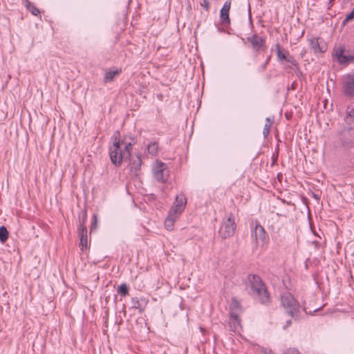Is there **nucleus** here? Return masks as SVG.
I'll list each match as a JSON object with an SVG mask.
<instances>
[{"label": "nucleus", "mask_w": 354, "mask_h": 354, "mask_svg": "<svg viewBox=\"0 0 354 354\" xmlns=\"http://www.w3.org/2000/svg\"><path fill=\"white\" fill-rule=\"evenodd\" d=\"M267 66V63H264L262 66H261V70L262 71H264L266 69Z\"/></svg>", "instance_id": "72a5a7b5"}, {"label": "nucleus", "mask_w": 354, "mask_h": 354, "mask_svg": "<svg viewBox=\"0 0 354 354\" xmlns=\"http://www.w3.org/2000/svg\"><path fill=\"white\" fill-rule=\"evenodd\" d=\"M86 221V210H84L83 212H82V219L80 218H79L80 228H82L83 227H86L85 226Z\"/></svg>", "instance_id": "cd10ccee"}, {"label": "nucleus", "mask_w": 354, "mask_h": 354, "mask_svg": "<svg viewBox=\"0 0 354 354\" xmlns=\"http://www.w3.org/2000/svg\"><path fill=\"white\" fill-rule=\"evenodd\" d=\"M27 9L35 16H37L39 14V9L30 2L27 5Z\"/></svg>", "instance_id": "a878e982"}, {"label": "nucleus", "mask_w": 354, "mask_h": 354, "mask_svg": "<svg viewBox=\"0 0 354 354\" xmlns=\"http://www.w3.org/2000/svg\"><path fill=\"white\" fill-rule=\"evenodd\" d=\"M8 231L5 226L0 227V241L4 243L8 239Z\"/></svg>", "instance_id": "5701e85b"}, {"label": "nucleus", "mask_w": 354, "mask_h": 354, "mask_svg": "<svg viewBox=\"0 0 354 354\" xmlns=\"http://www.w3.org/2000/svg\"><path fill=\"white\" fill-rule=\"evenodd\" d=\"M229 326L230 330L236 333L241 328V323L239 319V316L236 313L232 312L230 313V317L229 319Z\"/></svg>", "instance_id": "f8f14e48"}, {"label": "nucleus", "mask_w": 354, "mask_h": 354, "mask_svg": "<svg viewBox=\"0 0 354 354\" xmlns=\"http://www.w3.org/2000/svg\"><path fill=\"white\" fill-rule=\"evenodd\" d=\"M281 304L286 313L295 319H299L300 305L290 292H285L281 296Z\"/></svg>", "instance_id": "f03ea898"}, {"label": "nucleus", "mask_w": 354, "mask_h": 354, "mask_svg": "<svg viewBox=\"0 0 354 354\" xmlns=\"http://www.w3.org/2000/svg\"><path fill=\"white\" fill-rule=\"evenodd\" d=\"M79 234L80 236V245L82 248H87L88 241H87V229L86 227H83L79 229Z\"/></svg>", "instance_id": "dca6fc26"}, {"label": "nucleus", "mask_w": 354, "mask_h": 354, "mask_svg": "<svg viewBox=\"0 0 354 354\" xmlns=\"http://www.w3.org/2000/svg\"><path fill=\"white\" fill-rule=\"evenodd\" d=\"M129 288L126 283H122L118 286L117 292L122 297H125L129 295Z\"/></svg>", "instance_id": "4be33fe9"}, {"label": "nucleus", "mask_w": 354, "mask_h": 354, "mask_svg": "<svg viewBox=\"0 0 354 354\" xmlns=\"http://www.w3.org/2000/svg\"><path fill=\"white\" fill-rule=\"evenodd\" d=\"M142 160L140 156L132 158L129 163V170L132 175L138 176V171L140 170L142 165Z\"/></svg>", "instance_id": "9d476101"}, {"label": "nucleus", "mask_w": 354, "mask_h": 354, "mask_svg": "<svg viewBox=\"0 0 354 354\" xmlns=\"http://www.w3.org/2000/svg\"><path fill=\"white\" fill-rule=\"evenodd\" d=\"M178 216V215H175L169 211L168 216L165 221V225L167 230H171L173 229L174 223Z\"/></svg>", "instance_id": "f3484780"}, {"label": "nucleus", "mask_w": 354, "mask_h": 354, "mask_svg": "<svg viewBox=\"0 0 354 354\" xmlns=\"http://www.w3.org/2000/svg\"><path fill=\"white\" fill-rule=\"evenodd\" d=\"M252 236L254 238L256 243H258V240H261L262 242H266L267 240V233L263 227L259 224L256 225Z\"/></svg>", "instance_id": "9b49d317"}, {"label": "nucleus", "mask_w": 354, "mask_h": 354, "mask_svg": "<svg viewBox=\"0 0 354 354\" xmlns=\"http://www.w3.org/2000/svg\"><path fill=\"white\" fill-rule=\"evenodd\" d=\"M285 61L292 64L293 66H297V61L290 54L288 55V57H286Z\"/></svg>", "instance_id": "c756f323"}, {"label": "nucleus", "mask_w": 354, "mask_h": 354, "mask_svg": "<svg viewBox=\"0 0 354 354\" xmlns=\"http://www.w3.org/2000/svg\"><path fill=\"white\" fill-rule=\"evenodd\" d=\"M276 52L278 59L281 61H285L289 55V52L285 49H282L279 44H276Z\"/></svg>", "instance_id": "a211bd4d"}, {"label": "nucleus", "mask_w": 354, "mask_h": 354, "mask_svg": "<svg viewBox=\"0 0 354 354\" xmlns=\"http://www.w3.org/2000/svg\"><path fill=\"white\" fill-rule=\"evenodd\" d=\"M153 175L159 183H165L169 177V169L167 165L161 161H157L153 167Z\"/></svg>", "instance_id": "20e7f679"}, {"label": "nucleus", "mask_w": 354, "mask_h": 354, "mask_svg": "<svg viewBox=\"0 0 354 354\" xmlns=\"http://www.w3.org/2000/svg\"><path fill=\"white\" fill-rule=\"evenodd\" d=\"M247 40L250 43L251 47L254 52H259L266 49V39L257 34H254L247 37Z\"/></svg>", "instance_id": "0eeeda50"}, {"label": "nucleus", "mask_w": 354, "mask_h": 354, "mask_svg": "<svg viewBox=\"0 0 354 354\" xmlns=\"http://www.w3.org/2000/svg\"><path fill=\"white\" fill-rule=\"evenodd\" d=\"M342 142L344 145H348L354 142V128L349 127L343 132Z\"/></svg>", "instance_id": "ddd939ff"}, {"label": "nucleus", "mask_w": 354, "mask_h": 354, "mask_svg": "<svg viewBox=\"0 0 354 354\" xmlns=\"http://www.w3.org/2000/svg\"><path fill=\"white\" fill-rule=\"evenodd\" d=\"M266 121V123L264 126L263 132L265 138H266L269 135L271 126L273 123V121L272 120H270L269 118H267Z\"/></svg>", "instance_id": "b1692460"}, {"label": "nucleus", "mask_w": 354, "mask_h": 354, "mask_svg": "<svg viewBox=\"0 0 354 354\" xmlns=\"http://www.w3.org/2000/svg\"><path fill=\"white\" fill-rule=\"evenodd\" d=\"M121 145H124L123 150V156H125L127 159L129 158L131 156V150L132 149L131 142H125L124 140L120 141Z\"/></svg>", "instance_id": "aec40b11"}, {"label": "nucleus", "mask_w": 354, "mask_h": 354, "mask_svg": "<svg viewBox=\"0 0 354 354\" xmlns=\"http://www.w3.org/2000/svg\"><path fill=\"white\" fill-rule=\"evenodd\" d=\"M236 229V224L234 218L231 214L225 221L223 222V224L219 230V234L223 239L232 236Z\"/></svg>", "instance_id": "39448f33"}, {"label": "nucleus", "mask_w": 354, "mask_h": 354, "mask_svg": "<svg viewBox=\"0 0 354 354\" xmlns=\"http://www.w3.org/2000/svg\"><path fill=\"white\" fill-rule=\"evenodd\" d=\"M270 56H269V57L267 58V59H266V62H265V63H267V64H268V62H269V61H270Z\"/></svg>", "instance_id": "c9c22d12"}, {"label": "nucleus", "mask_w": 354, "mask_h": 354, "mask_svg": "<svg viewBox=\"0 0 354 354\" xmlns=\"http://www.w3.org/2000/svg\"><path fill=\"white\" fill-rule=\"evenodd\" d=\"M248 292L254 299H258L262 304L270 301V295L260 277L250 274L248 277Z\"/></svg>", "instance_id": "f257e3e1"}, {"label": "nucleus", "mask_w": 354, "mask_h": 354, "mask_svg": "<svg viewBox=\"0 0 354 354\" xmlns=\"http://www.w3.org/2000/svg\"><path fill=\"white\" fill-rule=\"evenodd\" d=\"M335 55L341 64H346L349 61L348 57L344 55V51L342 48L337 49Z\"/></svg>", "instance_id": "6ab92c4d"}, {"label": "nucleus", "mask_w": 354, "mask_h": 354, "mask_svg": "<svg viewBox=\"0 0 354 354\" xmlns=\"http://www.w3.org/2000/svg\"><path fill=\"white\" fill-rule=\"evenodd\" d=\"M283 354H300L299 351L294 348L287 349Z\"/></svg>", "instance_id": "7c9ffc66"}, {"label": "nucleus", "mask_w": 354, "mask_h": 354, "mask_svg": "<svg viewBox=\"0 0 354 354\" xmlns=\"http://www.w3.org/2000/svg\"><path fill=\"white\" fill-rule=\"evenodd\" d=\"M132 308L138 309L139 313H142L146 306V301L145 299H138V297H133L131 299Z\"/></svg>", "instance_id": "2eb2a0df"}, {"label": "nucleus", "mask_w": 354, "mask_h": 354, "mask_svg": "<svg viewBox=\"0 0 354 354\" xmlns=\"http://www.w3.org/2000/svg\"><path fill=\"white\" fill-rule=\"evenodd\" d=\"M354 19V8L352 10V11L348 14L345 19L343 21V24L345 25L347 22Z\"/></svg>", "instance_id": "c85d7f7f"}, {"label": "nucleus", "mask_w": 354, "mask_h": 354, "mask_svg": "<svg viewBox=\"0 0 354 354\" xmlns=\"http://www.w3.org/2000/svg\"><path fill=\"white\" fill-rule=\"evenodd\" d=\"M158 143L156 142H151L147 145V150L149 153H150L152 156H156L158 153Z\"/></svg>", "instance_id": "393cba45"}, {"label": "nucleus", "mask_w": 354, "mask_h": 354, "mask_svg": "<svg viewBox=\"0 0 354 354\" xmlns=\"http://www.w3.org/2000/svg\"><path fill=\"white\" fill-rule=\"evenodd\" d=\"M201 4L207 10L209 8V1L207 0H203V1L201 2Z\"/></svg>", "instance_id": "2f4dec72"}, {"label": "nucleus", "mask_w": 354, "mask_h": 354, "mask_svg": "<svg viewBox=\"0 0 354 354\" xmlns=\"http://www.w3.org/2000/svg\"><path fill=\"white\" fill-rule=\"evenodd\" d=\"M231 6V1L230 0L226 1L220 11V18L223 25L230 24V19L229 17L230 9Z\"/></svg>", "instance_id": "1a4fd4ad"}, {"label": "nucleus", "mask_w": 354, "mask_h": 354, "mask_svg": "<svg viewBox=\"0 0 354 354\" xmlns=\"http://www.w3.org/2000/svg\"><path fill=\"white\" fill-rule=\"evenodd\" d=\"M251 10V8H250V6H249V11L250 12Z\"/></svg>", "instance_id": "e433bc0d"}, {"label": "nucleus", "mask_w": 354, "mask_h": 354, "mask_svg": "<svg viewBox=\"0 0 354 354\" xmlns=\"http://www.w3.org/2000/svg\"><path fill=\"white\" fill-rule=\"evenodd\" d=\"M354 118V106L350 111H348L347 118Z\"/></svg>", "instance_id": "473e14b6"}, {"label": "nucleus", "mask_w": 354, "mask_h": 354, "mask_svg": "<svg viewBox=\"0 0 354 354\" xmlns=\"http://www.w3.org/2000/svg\"><path fill=\"white\" fill-rule=\"evenodd\" d=\"M187 203V198L184 194L177 195L175 202L171 207L170 212L175 215L179 216L184 210Z\"/></svg>", "instance_id": "6e6552de"}, {"label": "nucleus", "mask_w": 354, "mask_h": 354, "mask_svg": "<svg viewBox=\"0 0 354 354\" xmlns=\"http://www.w3.org/2000/svg\"><path fill=\"white\" fill-rule=\"evenodd\" d=\"M92 223L91 225L90 232L92 233L95 231L97 227V216L96 214H94L92 218Z\"/></svg>", "instance_id": "bb28decb"}, {"label": "nucleus", "mask_w": 354, "mask_h": 354, "mask_svg": "<svg viewBox=\"0 0 354 354\" xmlns=\"http://www.w3.org/2000/svg\"><path fill=\"white\" fill-rule=\"evenodd\" d=\"M120 136L119 131H115L113 138L115 141L113 146L109 149V156L111 161L115 166H120L123 160L127 159L125 156H123V150L121 147L120 140L118 137Z\"/></svg>", "instance_id": "7ed1b4c3"}, {"label": "nucleus", "mask_w": 354, "mask_h": 354, "mask_svg": "<svg viewBox=\"0 0 354 354\" xmlns=\"http://www.w3.org/2000/svg\"><path fill=\"white\" fill-rule=\"evenodd\" d=\"M310 45L315 53H323L326 50V46L324 45H321L319 38H314L310 39Z\"/></svg>", "instance_id": "4468645a"}, {"label": "nucleus", "mask_w": 354, "mask_h": 354, "mask_svg": "<svg viewBox=\"0 0 354 354\" xmlns=\"http://www.w3.org/2000/svg\"><path fill=\"white\" fill-rule=\"evenodd\" d=\"M342 88L344 95L349 97H354V71L343 77Z\"/></svg>", "instance_id": "423d86ee"}, {"label": "nucleus", "mask_w": 354, "mask_h": 354, "mask_svg": "<svg viewBox=\"0 0 354 354\" xmlns=\"http://www.w3.org/2000/svg\"><path fill=\"white\" fill-rule=\"evenodd\" d=\"M119 74L118 71H107L104 74V82H112L114 77Z\"/></svg>", "instance_id": "412c9836"}, {"label": "nucleus", "mask_w": 354, "mask_h": 354, "mask_svg": "<svg viewBox=\"0 0 354 354\" xmlns=\"http://www.w3.org/2000/svg\"><path fill=\"white\" fill-rule=\"evenodd\" d=\"M292 324L291 320H288V321L286 322V326H290V324Z\"/></svg>", "instance_id": "f704fd0d"}]
</instances>
